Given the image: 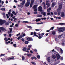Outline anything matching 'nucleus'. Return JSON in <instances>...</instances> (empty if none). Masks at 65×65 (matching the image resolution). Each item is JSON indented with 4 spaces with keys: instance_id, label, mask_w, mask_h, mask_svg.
Segmentation results:
<instances>
[{
    "instance_id": "a211bd4d",
    "label": "nucleus",
    "mask_w": 65,
    "mask_h": 65,
    "mask_svg": "<svg viewBox=\"0 0 65 65\" xmlns=\"http://www.w3.org/2000/svg\"><path fill=\"white\" fill-rule=\"evenodd\" d=\"M41 20V18H39L38 19H37L35 21L37 22H38V21H40Z\"/></svg>"
},
{
    "instance_id": "680f3d73",
    "label": "nucleus",
    "mask_w": 65,
    "mask_h": 65,
    "mask_svg": "<svg viewBox=\"0 0 65 65\" xmlns=\"http://www.w3.org/2000/svg\"><path fill=\"white\" fill-rule=\"evenodd\" d=\"M54 18H55V19H58V17H57L55 16H54Z\"/></svg>"
},
{
    "instance_id": "473e14b6",
    "label": "nucleus",
    "mask_w": 65,
    "mask_h": 65,
    "mask_svg": "<svg viewBox=\"0 0 65 65\" xmlns=\"http://www.w3.org/2000/svg\"><path fill=\"white\" fill-rule=\"evenodd\" d=\"M4 40L5 41H8V39L7 38H4Z\"/></svg>"
},
{
    "instance_id": "1a4fd4ad",
    "label": "nucleus",
    "mask_w": 65,
    "mask_h": 65,
    "mask_svg": "<svg viewBox=\"0 0 65 65\" xmlns=\"http://www.w3.org/2000/svg\"><path fill=\"white\" fill-rule=\"evenodd\" d=\"M38 9L39 11H41L42 10V7L41 6H40L38 8Z\"/></svg>"
},
{
    "instance_id": "7c9ffc66",
    "label": "nucleus",
    "mask_w": 65,
    "mask_h": 65,
    "mask_svg": "<svg viewBox=\"0 0 65 65\" xmlns=\"http://www.w3.org/2000/svg\"><path fill=\"white\" fill-rule=\"evenodd\" d=\"M60 25H64L65 24V23H60L59 24Z\"/></svg>"
},
{
    "instance_id": "774afa93",
    "label": "nucleus",
    "mask_w": 65,
    "mask_h": 65,
    "mask_svg": "<svg viewBox=\"0 0 65 65\" xmlns=\"http://www.w3.org/2000/svg\"><path fill=\"white\" fill-rule=\"evenodd\" d=\"M6 44H8V42H5Z\"/></svg>"
},
{
    "instance_id": "864d4df0",
    "label": "nucleus",
    "mask_w": 65,
    "mask_h": 65,
    "mask_svg": "<svg viewBox=\"0 0 65 65\" xmlns=\"http://www.w3.org/2000/svg\"><path fill=\"white\" fill-rule=\"evenodd\" d=\"M13 45V46H14V47H17V46H16L17 45H16V44H14Z\"/></svg>"
},
{
    "instance_id": "de8ad7c7",
    "label": "nucleus",
    "mask_w": 65,
    "mask_h": 65,
    "mask_svg": "<svg viewBox=\"0 0 65 65\" xmlns=\"http://www.w3.org/2000/svg\"><path fill=\"white\" fill-rule=\"evenodd\" d=\"M5 25L6 26H7V25H9V23L8 22H6L5 23Z\"/></svg>"
},
{
    "instance_id": "13d9d810",
    "label": "nucleus",
    "mask_w": 65,
    "mask_h": 65,
    "mask_svg": "<svg viewBox=\"0 0 65 65\" xmlns=\"http://www.w3.org/2000/svg\"><path fill=\"white\" fill-rule=\"evenodd\" d=\"M52 34L55 35V32L54 31H53L52 32Z\"/></svg>"
},
{
    "instance_id": "7ed1b4c3",
    "label": "nucleus",
    "mask_w": 65,
    "mask_h": 65,
    "mask_svg": "<svg viewBox=\"0 0 65 65\" xmlns=\"http://www.w3.org/2000/svg\"><path fill=\"white\" fill-rule=\"evenodd\" d=\"M38 6L37 5H34L33 6L32 8L34 9V10L35 11L37 12V8H36Z\"/></svg>"
},
{
    "instance_id": "4d7b16f0",
    "label": "nucleus",
    "mask_w": 65,
    "mask_h": 65,
    "mask_svg": "<svg viewBox=\"0 0 65 65\" xmlns=\"http://www.w3.org/2000/svg\"><path fill=\"white\" fill-rule=\"evenodd\" d=\"M42 15H38L37 16V17H42Z\"/></svg>"
},
{
    "instance_id": "a878e982",
    "label": "nucleus",
    "mask_w": 65,
    "mask_h": 65,
    "mask_svg": "<svg viewBox=\"0 0 65 65\" xmlns=\"http://www.w3.org/2000/svg\"><path fill=\"white\" fill-rule=\"evenodd\" d=\"M34 35L35 36H36L37 37H38V36L36 35V33L35 32H34Z\"/></svg>"
},
{
    "instance_id": "ddd939ff",
    "label": "nucleus",
    "mask_w": 65,
    "mask_h": 65,
    "mask_svg": "<svg viewBox=\"0 0 65 65\" xmlns=\"http://www.w3.org/2000/svg\"><path fill=\"white\" fill-rule=\"evenodd\" d=\"M52 57L53 59H55L56 58V56L55 55H53L52 56Z\"/></svg>"
},
{
    "instance_id": "4468645a",
    "label": "nucleus",
    "mask_w": 65,
    "mask_h": 65,
    "mask_svg": "<svg viewBox=\"0 0 65 65\" xmlns=\"http://www.w3.org/2000/svg\"><path fill=\"white\" fill-rule=\"evenodd\" d=\"M61 30H62V32H63L65 30V27H61Z\"/></svg>"
},
{
    "instance_id": "58836bf2",
    "label": "nucleus",
    "mask_w": 65,
    "mask_h": 65,
    "mask_svg": "<svg viewBox=\"0 0 65 65\" xmlns=\"http://www.w3.org/2000/svg\"><path fill=\"white\" fill-rule=\"evenodd\" d=\"M3 15L4 18H5V13H3Z\"/></svg>"
},
{
    "instance_id": "5fc2aeb1",
    "label": "nucleus",
    "mask_w": 65,
    "mask_h": 65,
    "mask_svg": "<svg viewBox=\"0 0 65 65\" xmlns=\"http://www.w3.org/2000/svg\"><path fill=\"white\" fill-rule=\"evenodd\" d=\"M6 16L7 17V19L9 18V16H8V14H6Z\"/></svg>"
},
{
    "instance_id": "2eb2a0df",
    "label": "nucleus",
    "mask_w": 65,
    "mask_h": 65,
    "mask_svg": "<svg viewBox=\"0 0 65 65\" xmlns=\"http://www.w3.org/2000/svg\"><path fill=\"white\" fill-rule=\"evenodd\" d=\"M58 63H54L52 62V63H51V64L52 65H57V64H58Z\"/></svg>"
},
{
    "instance_id": "e2e57ef3",
    "label": "nucleus",
    "mask_w": 65,
    "mask_h": 65,
    "mask_svg": "<svg viewBox=\"0 0 65 65\" xmlns=\"http://www.w3.org/2000/svg\"><path fill=\"white\" fill-rule=\"evenodd\" d=\"M20 34H20V33H19V34L16 35V36H19V35H20Z\"/></svg>"
},
{
    "instance_id": "39448f33",
    "label": "nucleus",
    "mask_w": 65,
    "mask_h": 65,
    "mask_svg": "<svg viewBox=\"0 0 65 65\" xmlns=\"http://www.w3.org/2000/svg\"><path fill=\"white\" fill-rule=\"evenodd\" d=\"M50 1L49 0H47L46 3V5H47V8H48L49 7H50Z\"/></svg>"
},
{
    "instance_id": "412c9836",
    "label": "nucleus",
    "mask_w": 65,
    "mask_h": 65,
    "mask_svg": "<svg viewBox=\"0 0 65 65\" xmlns=\"http://www.w3.org/2000/svg\"><path fill=\"white\" fill-rule=\"evenodd\" d=\"M20 7L21 8H23V7H24V4H22V3H21L20 4Z\"/></svg>"
},
{
    "instance_id": "4be33fe9",
    "label": "nucleus",
    "mask_w": 65,
    "mask_h": 65,
    "mask_svg": "<svg viewBox=\"0 0 65 65\" xmlns=\"http://www.w3.org/2000/svg\"><path fill=\"white\" fill-rule=\"evenodd\" d=\"M25 2H26V0H23L22 2L21 3L22 4H24V5Z\"/></svg>"
},
{
    "instance_id": "20e7f679",
    "label": "nucleus",
    "mask_w": 65,
    "mask_h": 65,
    "mask_svg": "<svg viewBox=\"0 0 65 65\" xmlns=\"http://www.w3.org/2000/svg\"><path fill=\"white\" fill-rule=\"evenodd\" d=\"M5 22H6L5 20L0 19V25H2L4 24V23H5Z\"/></svg>"
},
{
    "instance_id": "72a5a7b5",
    "label": "nucleus",
    "mask_w": 65,
    "mask_h": 65,
    "mask_svg": "<svg viewBox=\"0 0 65 65\" xmlns=\"http://www.w3.org/2000/svg\"><path fill=\"white\" fill-rule=\"evenodd\" d=\"M27 50V48L26 47H24L23 49V51H26Z\"/></svg>"
},
{
    "instance_id": "c9c22d12",
    "label": "nucleus",
    "mask_w": 65,
    "mask_h": 65,
    "mask_svg": "<svg viewBox=\"0 0 65 65\" xmlns=\"http://www.w3.org/2000/svg\"><path fill=\"white\" fill-rule=\"evenodd\" d=\"M25 44H28L29 43V42H28V41H26L25 42Z\"/></svg>"
},
{
    "instance_id": "e433bc0d",
    "label": "nucleus",
    "mask_w": 65,
    "mask_h": 65,
    "mask_svg": "<svg viewBox=\"0 0 65 65\" xmlns=\"http://www.w3.org/2000/svg\"><path fill=\"white\" fill-rule=\"evenodd\" d=\"M30 50V48H28L27 49V50H26V52H29V50Z\"/></svg>"
},
{
    "instance_id": "b1692460",
    "label": "nucleus",
    "mask_w": 65,
    "mask_h": 65,
    "mask_svg": "<svg viewBox=\"0 0 65 65\" xmlns=\"http://www.w3.org/2000/svg\"><path fill=\"white\" fill-rule=\"evenodd\" d=\"M42 6L43 5L44 6H45V3L44 2H43L42 3Z\"/></svg>"
},
{
    "instance_id": "8fccbe9b",
    "label": "nucleus",
    "mask_w": 65,
    "mask_h": 65,
    "mask_svg": "<svg viewBox=\"0 0 65 65\" xmlns=\"http://www.w3.org/2000/svg\"><path fill=\"white\" fill-rule=\"evenodd\" d=\"M54 14L55 15H57V14H58V13H57V12H54Z\"/></svg>"
},
{
    "instance_id": "f3484780",
    "label": "nucleus",
    "mask_w": 65,
    "mask_h": 65,
    "mask_svg": "<svg viewBox=\"0 0 65 65\" xmlns=\"http://www.w3.org/2000/svg\"><path fill=\"white\" fill-rule=\"evenodd\" d=\"M47 60L48 62H50L51 61V58L50 57H48L47 58Z\"/></svg>"
},
{
    "instance_id": "4c0bfd02",
    "label": "nucleus",
    "mask_w": 65,
    "mask_h": 65,
    "mask_svg": "<svg viewBox=\"0 0 65 65\" xmlns=\"http://www.w3.org/2000/svg\"><path fill=\"white\" fill-rule=\"evenodd\" d=\"M54 26L50 28V29L49 30V31H50V30H53V29H54Z\"/></svg>"
},
{
    "instance_id": "0eeeda50",
    "label": "nucleus",
    "mask_w": 65,
    "mask_h": 65,
    "mask_svg": "<svg viewBox=\"0 0 65 65\" xmlns=\"http://www.w3.org/2000/svg\"><path fill=\"white\" fill-rule=\"evenodd\" d=\"M30 2H26L25 4V6L26 7H28L29 6V5H30Z\"/></svg>"
},
{
    "instance_id": "9b49d317",
    "label": "nucleus",
    "mask_w": 65,
    "mask_h": 65,
    "mask_svg": "<svg viewBox=\"0 0 65 65\" xmlns=\"http://www.w3.org/2000/svg\"><path fill=\"white\" fill-rule=\"evenodd\" d=\"M57 29V30H58V31L59 32H62L61 27L58 28V29Z\"/></svg>"
},
{
    "instance_id": "6e6552de",
    "label": "nucleus",
    "mask_w": 65,
    "mask_h": 65,
    "mask_svg": "<svg viewBox=\"0 0 65 65\" xmlns=\"http://www.w3.org/2000/svg\"><path fill=\"white\" fill-rule=\"evenodd\" d=\"M56 57L57 60H59L60 58V56L59 53H57L56 54Z\"/></svg>"
},
{
    "instance_id": "c85d7f7f",
    "label": "nucleus",
    "mask_w": 65,
    "mask_h": 65,
    "mask_svg": "<svg viewBox=\"0 0 65 65\" xmlns=\"http://www.w3.org/2000/svg\"><path fill=\"white\" fill-rule=\"evenodd\" d=\"M22 23H29L30 22L27 21H23L22 22Z\"/></svg>"
},
{
    "instance_id": "aec40b11",
    "label": "nucleus",
    "mask_w": 65,
    "mask_h": 65,
    "mask_svg": "<svg viewBox=\"0 0 65 65\" xmlns=\"http://www.w3.org/2000/svg\"><path fill=\"white\" fill-rule=\"evenodd\" d=\"M0 29L3 31H4L5 30V29H4V28L3 27H0Z\"/></svg>"
},
{
    "instance_id": "3c124183",
    "label": "nucleus",
    "mask_w": 65,
    "mask_h": 65,
    "mask_svg": "<svg viewBox=\"0 0 65 65\" xmlns=\"http://www.w3.org/2000/svg\"><path fill=\"white\" fill-rule=\"evenodd\" d=\"M27 56H31V54H27Z\"/></svg>"
},
{
    "instance_id": "338daca9",
    "label": "nucleus",
    "mask_w": 65,
    "mask_h": 65,
    "mask_svg": "<svg viewBox=\"0 0 65 65\" xmlns=\"http://www.w3.org/2000/svg\"><path fill=\"white\" fill-rule=\"evenodd\" d=\"M30 53H31V54H33V51H32V50H31L30 51Z\"/></svg>"
},
{
    "instance_id": "ea45409f",
    "label": "nucleus",
    "mask_w": 65,
    "mask_h": 65,
    "mask_svg": "<svg viewBox=\"0 0 65 65\" xmlns=\"http://www.w3.org/2000/svg\"><path fill=\"white\" fill-rule=\"evenodd\" d=\"M62 45H65V42L63 41L62 43Z\"/></svg>"
},
{
    "instance_id": "393cba45",
    "label": "nucleus",
    "mask_w": 65,
    "mask_h": 65,
    "mask_svg": "<svg viewBox=\"0 0 65 65\" xmlns=\"http://www.w3.org/2000/svg\"><path fill=\"white\" fill-rule=\"evenodd\" d=\"M41 14H43L45 17L46 15V13L45 12H42L41 13Z\"/></svg>"
},
{
    "instance_id": "a18cd8bd",
    "label": "nucleus",
    "mask_w": 65,
    "mask_h": 65,
    "mask_svg": "<svg viewBox=\"0 0 65 65\" xmlns=\"http://www.w3.org/2000/svg\"><path fill=\"white\" fill-rule=\"evenodd\" d=\"M23 35H20L19 36V37H20V38H22L23 37Z\"/></svg>"
},
{
    "instance_id": "603ef678",
    "label": "nucleus",
    "mask_w": 65,
    "mask_h": 65,
    "mask_svg": "<svg viewBox=\"0 0 65 65\" xmlns=\"http://www.w3.org/2000/svg\"><path fill=\"white\" fill-rule=\"evenodd\" d=\"M1 56H5V54H1Z\"/></svg>"
},
{
    "instance_id": "49530a36",
    "label": "nucleus",
    "mask_w": 65,
    "mask_h": 65,
    "mask_svg": "<svg viewBox=\"0 0 65 65\" xmlns=\"http://www.w3.org/2000/svg\"><path fill=\"white\" fill-rule=\"evenodd\" d=\"M10 33H11L12 31V28H10Z\"/></svg>"
},
{
    "instance_id": "052dcab7",
    "label": "nucleus",
    "mask_w": 65,
    "mask_h": 65,
    "mask_svg": "<svg viewBox=\"0 0 65 65\" xmlns=\"http://www.w3.org/2000/svg\"><path fill=\"white\" fill-rule=\"evenodd\" d=\"M38 38L39 39H41V38H42V37L41 36H40L38 37Z\"/></svg>"
},
{
    "instance_id": "f8f14e48",
    "label": "nucleus",
    "mask_w": 65,
    "mask_h": 65,
    "mask_svg": "<svg viewBox=\"0 0 65 65\" xmlns=\"http://www.w3.org/2000/svg\"><path fill=\"white\" fill-rule=\"evenodd\" d=\"M27 40H28V41H33V39L30 37L28 38H27Z\"/></svg>"
},
{
    "instance_id": "c03bdc74",
    "label": "nucleus",
    "mask_w": 65,
    "mask_h": 65,
    "mask_svg": "<svg viewBox=\"0 0 65 65\" xmlns=\"http://www.w3.org/2000/svg\"><path fill=\"white\" fill-rule=\"evenodd\" d=\"M37 57L38 59H40V56L39 55H38L37 56Z\"/></svg>"
},
{
    "instance_id": "6ab92c4d",
    "label": "nucleus",
    "mask_w": 65,
    "mask_h": 65,
    "mask_svg": "<svg viewBox=\"0 0 65 65\" xmlns=\"http://www.w3.org/2000/svg\"><path fill=\"white\" fill-rule=\"evenodd\" d=\"M61 17H65V14H64V13L63 12H62L61 13Z\"/></svg>"
},
{
    "instance_id": "a19ab883",
    "label": "nucleus",
    "mask_w": 65,
    "mask_h": 65,
    "mask_svg": "<svg viewBox=\"0 0 65 65\" xmlns=\"http://www.w3.org/2000/svg\"><path fill=\"white\" fill-rule=\"evenodd\" d=\"M31 63H32V64H33V65H36V63H35L34 62H31Z\"/></svg>"
},
{
    "instance_id": "79ce46f5",
    "label": "nucleus",
    "mask_w": 65,
    "mask_h": 65,
    "mask_svg": "<svg viewBox=\"0 0 65 65\" xmlns=\"http://www.w3.org/2000/svg\"><path fill=\"white\" fill-rule=\"evenodd\" d=\"M1 10L3 11H5V8H2L1 9Z\"/></svg>"
},
{
    "instance_id": "09e8293b",
    "label": "nucleus",
    "mask_w": 65,
    "mask_h": 65,
    "mask_svg": "<svg viewBox=\"0 0 65 65\" xmlns=\"http://www.w3.org/2000/svg\"><path fill=\"white\" fill-rule=\"evenodd\" d=\"M33 6V4L30 3V7H32Z\"/></svg>"
},
{
    "instance_id": "f03ea898",
    "label": "nucleus",
    "mask_w": 65,
    "mask_h": 65,
    "mask_svg": "<svg viewBox=\"0 0 65 65\" xmlns=\"http://www.w3.org/2000/svg\"><path fill=\"white\" fill-rule=\"evenodd\" d=\"M55 49L57 50L59 52H60V51L61 54H63V50L60 48H58L57 47H56L55 48ZM60 50V51H59Z\"/></svg>"
},
{
    "instance_id": "9d476101",
    "label": "nucleus",
    "mask_w": 65,
    "mask_h": 65,
    "mask_svg": "<svg viewBox=\"0 0 65 65\" xmlns=\"http://www.w3.org/2000/svg\"><path fill=\"white\" fill-rule=\"evenodd\" d=\"M8 14L9 16H11V17H12L13 16V14L11 13L10 12H9Z\"/></svg>"
},
{
    "instance_id": "f704fd0d",
    "label": "nucleus",
    "mask_w": 65,
    "mask_h": 65,
    "mask_svg": "<svg viewBox=\"0 0 65 65\" xmlns=\"http://www.w3.org/2000/svg\"><path fill=\"white\" fill-rule=\"evenodd\" d=\"M28 47L29 48H31V47H32V45H28Z\"/></svg>"
},
{
    "instance_id": "2f4dec72",
    "label": "nucleus",
    "mask_w": 65,
    "mask_h": 65,
    "mask_svg": "<svg viewBox=\"0 0 65 65\" xmlns=\"http://www.w3.org/2000/svg\"><path fill=\"white\" fill-rule=\"evenodd\" d=\"M62 35H59L58 36V38H61V37H62Z\"/></svg>"
},
{
    "instance_id": "f257e3e1",
    "label": "nucleus",
    "mask_w": 65,
    "mask_h": 65,
    "mask_svg": "<svg viewBox=\"0 0 65 65\" xmlns=\"http://www.w3.org/2000/svg\"><path fill=\"white\" fill-rule=\"evenodd\" d=\"M58 4L59 5V8L57 9V11L58 12V15H60L61 14V12L60 11H61L62 8V5L61 4Z\"/></svg>"
},
{
    "instance_id": "bb28decb",
    "label": "nucleus",
    "mask_w": 65,
    "mask_h": 65,
    "mask_svg": "<svg viewBox=\"0 0 65 65\" xmlns=\"http://www.w3.org/2000/svg\"><path fill=\"white\" fill-rule=\"evenodd\" d=\"M44 22H42L37 23H36V24H37V25H40V24H44Z\"/></svg>"
},
{
    "instance_id": "69168bd1",
    "label": "nucleus",
    "mask_w": 65,
    "mask_h": 65,
    "mask_svg": "<svg viewBox=\"0 0 65 65\" xmlns=\"http://www.w3.org/2000/svg\"><path fill=\"white\" fill-rule=\"evenodd\" d=\"M63 57H61L60 58V59L62 61V60H63Z\"/></svg>"
},
{
    "instance_id": "37998d69",
    "label": "nucleus",
    "mask_w": 65,
    "mask_h": 65,
    "mask_svg": "<svg viewBox=\"0 0 65 65\" xmlns=\"http://www.w3.org/2000/svg\"><path fill=\"white\" fill-rule=\"evenodd\" d=\"M34 2V0H32L31 1V4H33V2Z\"/></svg>"
},
{
    "instance_id": "6e6d98bb",
    "label": "nucleus",
    "mask_w": 65,
    "mask_h": 65,
    "mask_svg": "<svg viewBox=\"0 0 65 65\" xmlns=\"http://www.w3.org/2000/svg\"><path fill=\"white\" fill-rule=\"evenodd\" d=\"M21 40L23 42H24V39L23 38H22L21 39Z\"/></svg>"
},
{
    "instance_id": "5701e85b",
    "label": "nucleus",
    "mask_w": 65,
    "mask_h": 65,
    "mask_svg": "<svg viewBox=\"0 0 65 65\" xmlns=\"http://www.w3.org/2000/svg\"><path fill=\"white\" fill-rule=\"evenodd\" d=\"M51 10V8L50 7L48 9H47V11L48 12H50V10Z\"/></svg>"
},
{
    "instance_id": "bf43d9fd",
    "label": "nucleus",
    "mask_w": 65,
    "mask_h": 65,
    "mask_svg": "<svg viewBox=\"0 0 65 65\" xmlns=\"http://www.w3.org/2000/svg\"><path fill=\"white\" fill-rule=\"evenodd\" d=\"M22 60H24L25 59V57L24 56H22Z\"/></svg>"
},
{
    "instance_id": "cd10ccee",
    "label": "nucleus",
    "mask_w": 65,
    "mask_h": 65,
    "mask_svg": "<svg viewBox=\"0 0 65 65\" xmlns=\"http://www.w3.org/2000/svg\"><path fill=\"white\" fill-rule=\"evenodd\" d=\"M26 27L28 28H30V29H32V27L30 26L27 25L26 26Z\"/></svg>"
},
{
    "instance_id": "c756f323",
    "label": "nucleus",
    "mask_w": 65,
    "mask_h": 65,
    "mask_svg": "<svg viewBox=\"0 0 65 65\" xmlns=\"http://www.w3.org/2000/svg\"><path fill=\"white\" fill-rule=\"evenodd\" d=\"M55 41H56V42L58 43V42H59V40H58V39H56V38H55Z\"/></svg>"
},
{
    "instance_id": "0e129e2a",
    "label": "nucleus",
    "mask_w": 65,
    "mask_h": 65,
    "mask_svg": "<svg viewBox=\"0 0 65 65\" xmlns=\"http://www.w3.org/2000/svg\"><path fill=\"white\" fill-rule=\"evenodd\" d=\"M35 31H40V30L38 29H36L35 30Z\"/></svg>"
},
{
    "instance_id": "dca6fc26",
    "label": "nucleus",
    "mask_w": 65,
    "mask_h": 65,
    "mask_svg": "<svg viewBox=\"0 0 65 65\" xmlns=\"http://www.w3.org/2000/svg\"><path fill=\"white\" fill-rule=\"evenodd\" d=\"M55 5L56 3H53L52 4L51 7H53Z\"/></svg>"
},
{
    "instance_id": "423d86ee",
    "label": "nucleus",
    "mask_w": 65,
    "mask_h": 65,
    "mask_svg": "<svg viewBox=\"0 0 65 65\" xmlns=\"http://www.w3.org/2000/svg\"><path fill=\"white\" fill-rule=\"evenodd\" d=\"M14 59V57H7L6 58V60H13Z\"/></svg>"
}]
</instances>
